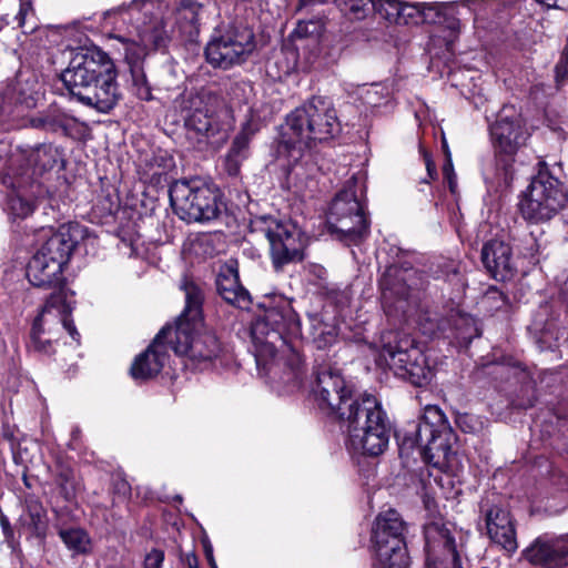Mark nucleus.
Listing matches in <instances>:
<instances>
[{
	"mask_svg": "<svg viewBox=\"0 0 568 568\" xmlns=\"http://www.w3.org/2000/svg\"><path fill=\"white\" fill-rule=\"evenodd\" d=\"M341 131L332 102L313 97L286 116V126L277 140L275 153L286 172L287 183L302 180L312 171V144L334 138Z\"/></svg>",
	"mask_w": 568,
	"mask_h": 568,
	"instance_id": "obj_1",
	"label": "nucleus"
},
{
	"mask_svg": "<svg viewBox=\"0 0 568 568\" xmlns=\"http://www.w3.org/2000/svg\"><path fill=\"white\" fill-rule=\"evenodd\" d=\"M487 535L495 544L508 551L517 548L516 531L507 509L500 506H481Z\"/></svg>",
	"mask_w": 568,
	"mask_h": 568,
	"instance_id": "obj_22",
	"label": "nucleus"
},
{
	"mask_svg": "<svg viewBox=\"0 0 568 568\" xmlns=\"http://www.w3.org/2000/svg\"><path fill=\"white\" fill-rule=\"evenodd\" d=\"M480 258L487 273L498 282L511 280L516 274L511 247L497 240L484 244Z\"/></svg>",
	"mask_w": 568,
	"mask_h": 568,
	"instance_id": "obj_20",
	"label": "nucleus"
},
{
	"mask_svg": "<svg viewBox=\"0 0 568 568\" xmlns=\"http://www.w3.org/2000/svg\"><path fill=\"white\" fill-rule=\"evenodd\" d=\"M456 434L443 410L436 405H427L424 413L412 424V429L405 432L402 449L417 448L423 460L437 468H448L453 465Z\"/></svg>",
	"mask_w": 568,
	"mask_h": 568,
	"instance_id": "obj_5",
	"label": "nucleus"
},
{
	"mask_svg": "<svg viewBox=\"0 0 568 568\" xmlns=\"http://www.w3.org/2000/svg\"><path fill=\"white\" fill-rule=\"evenodd\" d=\"M422 2H403L396 24H419L422 23Z\"/></svg>",
	"mask_w": 568,
	"mask_h": 568,
	"instance_id": "obj_46",
	"label": "nucleus"
},
{
	"mask_svg": "<svg viewBox=\"0 0 568 568\" xmlns=\"http://www.w3.org/2000/svg\"><path fill=\"white\" fill-rule=\"evenodd\" d=\"M322 34V24L318 21H300L293 30L291 38L296 40H310L317 43Z\"/></svg>",
	"mask_w": 568,
	"mask_h": 568,
	"instance_id": "obj_42",
	"label": "nucleus"
},
{
	"mask_svg": "<svg viewBox=\"0 0 568 568\" xmlns=\"http://www.w3.org/2000/svg\"><path fill=\"white\" fill-rule=\"evenodd\" d=\"M255 49L253 30L242 22H229L214 29L204 54L214 69L230 70L245 63Z\"/></svg>",
	"mask_w": 568,
	"mask_h": 568,
	"instance_id": "obj_7",
	"label": "nucleus"
},
{
	"mask_svg": "<svg viewBox=\"0 0 568 568\" xmlns=\"http://www.w3.org/2000/svg\"><path fill=\"white\" fill-rule=\"evenodd\" d=\"M260 131V122L253 116L246 119L242 123L240 131L233 138L230 149L224 155V171L230 176H239L242 164L251 155V142L255 134Z\"/></svg>",
	"mask_w": 568,
	"mask_h": 568,
	"instance_id": "obj_21",
	"label": "nucleus"
},
{
	"mask_svg": "<svg viewBox=\"0 0 568 568\" xmlns=\"http://www.w3.org/2000/svg\"><path fill=\"white\" fill-rule=\"evenodd\" d=\"M20 8L19 12L16 16V20L18 21V26L20 28L24 27L27 16L33 11L31 0H19Z\"/></svg>",
	"mask_w": 568,
	"mask_h": 568,
	"instance_id": "obj_54",
	"label": "nucleus"
},
{
	"mask_svg": "<svg viewBox=\"0 0 568 568\" xmlns=\"http://www.w3.org/2000/svg\"><path fill=\"white\" fill-rule=\"evenodd\" d=\"M6 26H8V22L3 18H1L0 19V32L4 29Z\"/></svg>",
	"mask_w": 568,
	"mask_h": 568,
	"instance_id": "obj_64",
	"label": "nucleus"
},
{
	"mask_svg": "<svg viewBox=\"0 0 568 568\" xmlns=\"http://www.w3.org/2000/svg\"><path fill=\"white\" fill-rule=\"evenodd\" d=\"M566 202L564 184L554 176L545 161H539L535 174V222L550 220Z\"/></svg>",
	"mask_w": 568,
	"mask_h": 568,
	"instance_id": "obj_14",
	"label": "nucleus"
},
{
	"mask_svg": "<svg viewBox=\"0 0 568 568\" xmlns=\"http://www.w3.org/2000/svg\"><path fill=\"white\" fill-rule=\"evenodd\" d=\"M517 206L523 219L530 222L532 220V179L526 186V190L519 195Z\"/></svg>",
	"mask_w": 568,
	"mask_h": 568,
	"instance_id": "obj_50",
	"label": "nucleus"
},
{
	"mask_svg": "<svg viewBox=\"0 0 568 568\" xmlns=\"http://www.w3.org/2000/svg\"><path fill=\"white\" fill-rule=\"evenodd\" d=\"M407 526L400 514L388 509L377 515L372 528V546L406 541Z\"/></svg>",
	"mask_w": 568,
	"mask_h": 568,
	"instance_id": "obj_26",
	"label": "nucleus"
},
{
	"mask_svg": "<svg viewBox=\"0 0 568 568\" xmlns=\"http://www.w3.org/2000/svg\"><path fill=\"white\" fill-rule=\"evenodd\" d=\"M300 334L298 315L288 304L267 308L251 327L253 353L257 365L267 364L277 353H284L287 348L292 351V369L297 372L302 365V357L293 351L291 339Z\"/></svg>",
	"mask_w": 568,
	"mask_h": 568,
	"instance_id": "obj_4",
	"label": "nucleus"
},
{
	"mask_svg": "<svg viewBox=\"0 0 568 568\" xmlns=\"http://www.w3.org/2000/svg\"><path fill=\"white\" fill-rule=\"evenodd\" d=\"M251 231L266 237L275 271L304 258V240L301 230L290 221L272 215H258L251 220Z\"/></svg>",
	"mask_w": 568,
	"mask_h": 568,
	"instance_id": "obj_8",
	"label": "nucleus"
},
{
	"mask_svg": "<svg viewBox=\"0 0 568 568\" xmlns=\"http://www.w3.org/2000/svg\"><path fill=\"white\" fill-rule=\"evenodd\" d=\"M59 537L73 554H87L90 551V537L81 528L60 529Z\"/></svg>",
	"mask_w": 568,
	"mask_h": 568,
	"instance_id": "obj_36",
	"label": "nucleus"
},
{
	"mask_svg": "<svg viewBox=\"0 0 568 568\" xmlns=\"http://www.w3.org/2000/svg\"><path fill=\"white\" fill-rule=\"evenodd\" d=\"M123 45V57L129 70L135 69V67H144V59L148 54L146 40L140 38L139 40L125 38L123 36H115Z\"/></svg>",
	"mask_w": 568,
	"mask_h": 568,
	"instance_id": "obj_34",
	"label": "nucleus"
},
{
	"mask_svg": "<svg viewBox=\"0 0 568 568\" xmlns=\"http://www.w3.org/2000/svg\"><path fill=\"white\" fill-rule=\"evenodd\" d=\"M28 528L39 538H44L48 529L47 510L36 498L27 500Z\"/></svg>",
	"mask_w": 568,
	"mask_h": 568,
	"instance_id": "obj_35",
	"label": "nucleus"
},
{
	"mask_svg": "<svg viewBox=\"0 0 568 568\" xmlns=\"http://www.w3.org/2000/svg\"><path fill=\"white\" fill-rule=\"evenodd\" d=\"M312 376L314 400L318 409L333 420L357 397L341 371L328 363L316 364Z\"/></svg>",
	"mask_w": 568,
	"mask_h": 568,
	"instance_id": "obj_12",
	"label": "nucleus"
},
{
	"mask_svg": "<svg viewBox=\"0 0 568 568\" xmlns=\"http://www.w3.org/2000/svg\"><path fill=\"white\" fill-rule=\"evenodd\" d=\"M357 179L352 176L333 199L327 214L332 234L343 241L358 243L369 232V222L356 194Z\"/></svg>",
	"mask_w": 568,
	"mask_h": 568,
	"instance_id": "obj_9",
	"label": "nucleus"
},
{
	"mask_svg": "<svg viewBox=\"0 0 568 568\" xmlns=\"http://www.w3.org/2000/svg\"><path fill=\"white\" fill-rule=\"evenodd\" d=\"M61 323L64 329L69 333V335L72 337L73 341L79 343L80 341V333L77 331V327L74 325L73 320L70 316V313L63 314L61 316Z\"/></svg>",
	"mask_w": 568,
	"mask_h": 568,
	"instance_id": "obj_53",
	"label": "nucleus"
},
{
	"mask_svg": "<svg viewBox=\"0 0 568 568\" xmlns=\"http://www.w3.org/2000/svg\"><path fill=\"white\" fill-rule=\"evenodd\" d=\"M0 523H1V526H2V529H3V532H4L6 537H11L12 536V530H11L10 523H9L8 518L4 517V516H1L0 517Z\"/></svg>",
	"mask_w": 568,
	"mask_h": 568,
	"instance_id": "obj_59",
	"label": "nucleus"
},
{
	"mask_svg": "<svg viewBox=\"0 0 568 568\" xmlns=\"http://www.w3.org/2000/svg\"><path fill=\"white\" fill-rule=\"evenodd\" d=\"M20 153L32 174L37 176L65 168L64 149L51 142L20 148Z\"/></svg>",
	"mask_w": 568,
	"mask_h": 568,
	"instance_id": "obj_19",
	"label": "nucleus"
},
{
	"mask_svg": "<svg viewBox=\"0 0 568 568\" xmlns=\"http://www.w3.org/2000/svg\"><path fill=\"white\" fill-rule=\"evenodd\" d=\"M416 278L417 271L413 267L388 266L378 282L382 300L385 303H393L395 300L406 301L416 285Z\"/></svg>",
	"mask_w": 568,
	"mask_h": 568,
	"instance_id": "obj_23",
	"label": "nucleus"
},
{
	"mask_svg": "<svg viewBox=\"0 0 568 568\" xmlns=\"http://www.w3.org/2000/svg\"><path fill=\"white\" fill-rule=\"evenodd\" d=\"M85 234L87 229L79 223L63 224L47 237L37 252L64 268Z\"/></svg>",
	"mask_w": 568,
	"mask_h": 568,
	"instance_id": "obj_18",
	"label": "nucleus"
},
{
	"mask_svg": "<svg viewBox=\"0 0 568 568\" xmlns=\"http://www.w3.org/2000/svg\"><path fill=\"white\" fill-rule=\"evenodd\" d=\"M153 45L155 49H161L165 45V41L163 38H154Z\"/></svg>",
	"mask_w": 568,
	"mask_h": 568,
	"instance_id": "obj_62",
	"label": "nucleus"
},
{
	"mask_svg": "<svg viewBox=\"0 0 568 568\" xmlns=\"http://www.w3.org/2000/svg\"><path fill=\"white\" fill-rule=\"evenodd\" d=\"M169 197L174 212L189 223L215 220L224 209L220 190L201 179L174 181Z\"/></svg>",
	"mask_w": 568,
	"mask_h": 568,
	"instance_id": "obj_6",
	"label": "nucleus"
},
{
	"mask_svg": "<svg viewBox=\"0 0 568 568\" xmlns=\"http://www.w3.org/2000/svg\"><path fill=\"white\" fill-rule=\"evenodd\" d=\"M79 121L55 103L48 105L29 119L32 129L48 133L61 134L67 138L74 136V129Z\"/></svg>",
	"mask_w": 568,
	"mask_h": 568,
	"instance_id": "obj_24",
	"label": "nucleus"
},
{
	"mask_svg": "<svg viewBox=\"0 0 568 568\" xmlns=\"http://www.w3.org/2000/svg\"><path fill=\"white\" fill-rule=\"evenodd\" d=\"M335 337L336 333L334 327L324 324L314 326L313 339L317 348H325L331 345L335 341Z\"/></svg>",
	"mask_w": 568,
	"mask_h": 568,
	"instance_id": "obj_49",
	"label": "nucleus"
},
{
	"mask_svg": "<svg viewBox=\"0 0 568 568\" xmlns=\"http://www.w3.org/2000/svg\"><path fill=\"white\" fill-rule=\"evenodd\" d=\"M384 339L381 355L396 375L418 387L430 382L432 371L426 357L410 335L389 332Z\"/></svg>",
	"mask_w": 568,
	"mask_h": 568,
	"instance_id": "obj_10",
	"label": "nucleus"
},
{
	"mask_svg": "<svg viewBox=\"0 0 568 568\" xmlns=\"http://www.w3.org/2000/svg\"><path fill=\"white\" fill-rule=\"evenodd\" d=\"M525 558L532 564V546H528L524 551Z\"/></svg>",
	"mask_w": 568,
	"mask_h": 568,
	"instance_id": "obj_61",
	"label": "nucleus"
},
{
	"mask_svg": "<svg viewBox=\"0 0 568 568\" xmlns=\"http://www.w3.org/2000/svg\"><path fill=\"white\" fill-rule=\"evenodd\" d=\"M183 110L186 113L184 125L189 139H195L199 143H206L220 133V122L214 111L205 102L203 94H190L184 101Z\"/></svg>",
	"mask_w": 568,
	"mask_h": 568,
	"instance_id": "obj_15",
	"label": "nucleus"
},
{
	"mask_svg": "<svg viewBox=\"0 0 568 568\" xmlns=\"http://www.w3.org/2000/svg\"><path fill=\"white\" fill-rule=\"evenodd\" d=\"M337 7L352 20H363L373 11L374 0H337Z\"/></svg>",
	"mask_w": 568,
	"mask_h": 568,
	"instance_id": "obj_39",
	"label": "nucleus"
},
{
	"mask_svg": "<svg viewBox=\"0 0 568 568\" xmlns=\"http://www.w3.org/2000/svg\"><path fill=\"white\" fill-rule=\"evenodd\" d=\"M217 294L230 305L248 310L252 300L248 291L241 284L237 268L225 265L215 280Z\"/></svg>",
	"mask_w": 568,
	"mask_h": 568,
	"instance_id": "obj_25",
	"label": "nucleus"
},
{
	"mask_svg": "<svg viewBox=\"0 0 568 568\" xmlns=\"http://www.w3.org/2000/svg\"><path fill=\"white\" fill-rule=\"evenodd\" d=\"M27 278L31 285L42 288L55 287L63 283V268L54 261L36 252L27 265Z\"/></svg>",
	"mask_w": 568,
	"mask_h": 568,
	"instance_id": "obj_27",
	"label": "nucleus"
},
{
	"mask_svg": "<svg viewBox=\"0 0 568 568\" xmlns=\"http://www.w3.org/2000/svg\"><path fill=\"white\" fill-rule=\"evenodd\" d=\"M179 88L176 72L170 65H163L159 71V79L155 83V90L173 91Z\"/></svg>",
	"mask_w": 568,
	"mask_h": 568,
	"instance_id": "obj_47",
	"label": "nucleus"
},
{
	"mask_svg": "<svg viewBox=\"0 0 568 568\" xmlns=\"http://www.w3.org/2000/svg\"><path fill=\"white\" fill-rule=\"evenodd\" d=\"M116 78L113 61L98 49L75 53L60 74L70 98L102 113L110 112L121 99Z\"/></svg>",
	"mask_w": 568,
	"mask_h": 568,
	"instance_id": "obj_2",
	"label": "nucleus"
},
{
	"mask_svg": "<svg viewBox=\"0 0 568 568\" xmlns=\"http://www.w3.org/2000/svg\"><path fill=\"white\" fill-rule=\"evenodd\" d=\"M202 325L172 327L170 348L203 367L224 365L227 361L225 347L213 332H201Z\"/></svg>",
	"mask_w": 568,
	"mask_h": 568,
	"instance_id": "obj_11",
	"label": "nucleus"
},
{
	"mask_svg": "<svg viewBox=\"0 0 568 568\" xmlns=\"http://www.w3.org/2000/svg\"><path fill=\"white\" fill-rule=\"evenodd\" d=\"M373 549L374 568H408L410 565L406 541L375 545Z\"/></svg>",
	"mask_w": 568,
	"mask_h": 568,
	"instance_id": "obj_31",
	"label": "nucleus"
},
{
	"mask_svg": "<svg viewBox=\"0 0 568 568\" xmlns=\"http://www.w3.org/2000/svg\"><path fill=\"white\" fill-rule=\"evenodd\" d=\"M561 568L568 565V536L545 541L535 539V565Z\"/></svg>",
	"mask_w": 568,
	"mask_h": 568,
	"instance_id": "obj_29",
	"label": "nucleus"
},
{
	"mask_svg": "<svg viewBox=\"0 0 568 568\" xmlns=\"http://www.w3.org/2000/svg\"><path fill=\"white\" fill-rule=\"evenodd\" d=\"M131 74V88L136 95L142 101H152L154 97L152 91L155 90V85L153 87L144 71V67H135V69L129 70Z\"/></svg>",
	"mask_w": 568,
	"mask_h": 568,
	"instance_id": "obj_37",
	"label": "nucleus"
},
{
	"mask_svg": "<svg viewBox=\"0 0 568 568\" xmlns=\"http://www.w3.org/2000/svg\"><path fill=\"white\" fill-rule=\"evenodd\" d=\"M171 337L172 326L168 324L156 334L148 348L135 357L130 368L135 381H148L161 373L169 358Z\"/></svg>",
	"mask_w": 568,
	"mask_h": 568,
	"instance_id": "obj_16",
	"label": "nucleus"
},
{
	"mask_svg": "<svg viewBox=\"0 0 568 568\" xmlns=\"http://www.w3.org/2000/svg\"><path fill=\"white\" fill-rule=\"evenodd\" d=\"M425 164L427 170V175L429 180H434L437 176L436 165L430 159V156L425 155Z\"/></svg>",
	"mask_w": 568,
	"mask_h": 568,
	"instance_id": "obj_56",
	"label": "nucleus"
},
{
	"mask_svg": "<svg viewBox=\"0 0 568 568\" xmlns=\"http://www.w3.org/2000/svg\"><path fill=\"white\" fill-rule=\"evenodd\" d=\"M55 484L60 489V494L65 500H71L75 496L74 473L68 465L59 464L55 475Z\"/></svg>",
	"mask_w": 568,
	"mask_h": 568,
	"instance_id": "obj_40",
	"label": "nucleus"
},
{
	"mask_svg": "<svg viewBox=\"0 0 568 568\" xmlns=\"http://www.w3.org/2000/svg\"><path fill=\"white\" fill-rule=\"evenodd\" d=\"M253 88L250 82L230 81L225 85V97L232 106H242L247 104L252 95Z\"/></svg>",
	"mask_w": 568,
	"mask_h": 568,
	"instance_id": "obj_38",
	"label": "nucleus"
},
{
	"mask_svg": "<svg viewBox=\"0 0 568 568\" xmlns=\"http://www.w3.org/2000/svg\"><path fill=\"white\" fill-rule=\"evenodd\" d=\"M203 6L194 0H181L176 11L175 21L182 32L192 36L199 32L200 12Z\"/></svg>",
	"mask_w": 568,
	"mask_h": 568,
	"instance_id": "obj_32",
	"label": "nucleus"
},
{
	"mask_svg": "<svg viewBox=\"0 0 568 568\" xmlns=\"http://www.w3.org/2000/svg\"><path fill=\"white\" fill-rule=\"evenodd\" d=\"M17 202L19 203V205L21 207V213H18L19 215L27 216L28 214H30L32 212V206L30 203L24 202L21 199H19Z\"/></svg>",
	"mask_w": 568,
	"mask_h": 568,
	"instance_id": "obj_58",
	"label": "nucleus"
},
{
	"mask_svg": "<svg viewBox=\"0 0 568 568\" xmlns=\"http://www.w3.org/2000/svg\"><path fill=\"white\" fill-rule=\"evenodd\" d=\"M424 568H463L462 548L442 518L424 524Z\"/></svg>",
	"mask_w": 568,
	"mask_h": 568,
	"instance_id": "obj_13",
	"label": "nucleus"
},
{
	"mask_svg": "<svg viewBox=\"0 0 568 568\" xmlns=\"http://www.w3.org/2000/svg\"><path fill=\"white\" fill-rule=\"evenodd\" d=\"M164 560V552L160 549H152L144 559V568H161Z\"/></svg>",
	"mask_w": 568,
	"mask_h": 568,
	"instance_id": "obj_52",
	"label": "nucleus"
},
{
	"mask_svg": "<svg viewBox=\"0 0 568 568\" xmlns=\"http://www.w3.org/2000/svg\"><path fill=\"white\" fill-rule=\"evenodd\" d=\"M422 23L439 24L450 31L459 30L457 10L450 2H422Z\"/></svg>",
	"mask_w": 568,
	"mask_h": 568,
	"instance_id": "obj_30",
	"label": "nucleus"
},
{
	"mask_svg": "<svg viewBox=\"0 0 568 568\" xmlns=\"http://www.w3.org/2000/svg\"><path fill=\"white\" fill-rule=\"evenodd\" d=\"M187 566L189 568H199L197 558L194 555L187 557Z\"/></svg>",
	"mask_w": 568,
	"mask_h": 568,
	"instance_id": "obj_60",
	"label": "nucleus"
},
{
	"mask_svg": "<svg viewBox=\"0 0 568 568\" xmlns=\"http://www.w3.org/2000/svg\"><path fill=\"white\" fill-rule=\"evenodd\" d=\"M542 9H559L558 0H535Z\"/></svg>",
	"mask_w": 568,
	"mask_h": 568,
	"instance_id": "obj_57",
	"label": "nucleus"
},
{
	"mask_svg": "<svg viewBox=\"0 0 568 568\" xmlns=\"http://www.w3.org/2000/svg\"><path fill=\"white\" fill-rule=\"evenodd\" d=\"M42 316H37L31 325L27 349L40 356H51L54 352L53 341L45 338Z\"/></svg>",
	"mask_w": 568,
	"mask_h": 568,
	"instance_id": "obj_33",
	"label": "nucleus"
},
{
	"mask_svg": "<svg viewBox=\"0 0 568 568\" xmlns=\"http://www.w3.org/2000/svg\"><path fill=\"white\" fill-rule=\"evenodd\" d=\"M481 304L489 311L500 310L507 304V296L496 286H489L485 292Z\"/></svg>",
	"mask_w": 568,
	"mask_h": 568,
	"instance_id": "obj_48",
	"label": "nucleus"
},
{
	"mask_svg": "<svg viewBox=\"0 0 568 568\" xmlns=\"http://www.w3.org/2000/svg\"><path fill=\"white\" fill-rule=\"evenodd\" d=\"M334 420L346 435V446L354 453L378 456L388 446L392 425L377 398L358 395Z\"/></svg>",
	"mask_w": 568,
	"mask_h": 568,
	"instance_id": "obj_3",
	"label": "nucleus"
},
{
	"mask_svg": "<svg viewBox=\"0 0 568 568\" xmlns=\"http://www.w3.org/2000/svg\"><path fill=\"white\" fill-rule=\"evenodd\" d=\"M398 0H374L373 11L377 12L383 19L390 23L398 21V14L402 7Z\"/></svg>",
	"mask_w": 568,
	"mask_h": 568,
	"instance_id": "obj_45",
	"label": "nucleus"
},
{
	"mask_svg": "<svg viewBox=\"0 0 568 568\" xmlns=\"http://www.w3.org/2000/svg\"><path fill=\"white\" fill-rule=\"evenodd\" d=\"M493 145L496 153L507 156L514 155L526 145L529 132L520 114L499 115L489 128Z\"/></svg>",
	"mask_w": 568,
	"mask_h": 568,
	"instance_id": "obj_17",
	"label": "nucleus"
},
{
	"mask_svg": "<svg viewBox=\"0 0 568 568\" xmlns=\"http://www.w3.org/2000/svg\"><path fill=\"white\" fill-rule=\"evenodd\" d=\"M453 169L452 166V162L448 161V163L444 166L443 171H444V174L448 175L449 171Z\"/></svg>",
	"mask_w": 568,
	"mask_h": 568,
	"instance_id": "obj_63",
	"label": "nucleus"
},
{
	"mask_svg": "<svg viewBox=\"0 0 568 568\" xmlns=\"http://www.w3.org/2000/svg\"><path fill=\"white\" fill-rule=\"evenodd\" d=\"M483 368L487 371V374L497 375L501 378H507L511 372L523 371L521 364L509 356H503L495 362L485 364Z\"/></svg>",
	"mask_w": 568,
	"mask_h": 568,
	"instance_id": "obj_43",
	"label": "nucleus"
},
{
	"mask_svg": "<svg viewBox=\"0 0 568 568\" xmlns=\"http://www.w3.org/2000/svg\"><path fill=\"white\" fill-rule=\"evenodd\" d=\"M468 419H470V416L465 414V415H460L458 416L457 418V424L458 426L462 428L463 432L465 433H470L474 430V427L468 425Z\"/></svg>",
	"mask_w": 568,
	"mask_h": 568,
	"instance_id": "obj_55",
	"label": "nucleus"
},
{
	"mask_svg": "<svg viewBox=\"0 0 568 568\" xmlns=\"http://www.w3.org/2000/svg\"><path fill=\"white\" fill-rule=\"evenodd\" d=\"M429 273L435 280L448 281L452 276L459 274V263L455 260L442 257L432 263Z\"/></svg>",
	"mask_w": 568,
	"mask_h": 568,
	"instance_id": "obj_44",
	"label": "nucleus"
},
{
	"mask_svg": "<svg viewBox=\"0 0 568 568\" xmlns=\"http://www.w3.org/2000/svg\"><path fill=\"white\" fill-rule=\"evenodd\" d=\"M181 290L185 293V307L172 327L202 325L204 295L199 285L184 278Z\"/></svg>",
	"mask_w": 568,
	"mask_h": 568,
	"instance_id": "obj_28",
	"label": "nucleus"
},
{
	"mask_svg": "<svg viewBox=\"0 0 568 568\" xmlns=\"http://www.w3.org/2000/svg\"><path fill=\"white\" fill-rule=\"evenodd\" d=\"M163 156H153L146 165L149 166L151 181L160 182L162 176L166 175L168 162Z\"/></svg>",
	"mask_w": 568,
	"mask_h": 568,
	"instance_id": "obj_51",
	"label": "nucleus"
},
{
	"mask_svg": "<svg viewBox=\"0 0 568 568\" xmlns=\"http://www.w3.org/2000/svg\"><path fill=\"white\" fill-rule=\"evenodd\" d=\"M57 291L52 292L45 300V303L41 307L39 314L37 316H42V321H44V316L49 314L53 308L59 310L61 316L67 313H71V308L65 303L67 294L64 287L57 285Z\"/></svg>",
	"mask_w": 568,
	"mask_h": 568,
	"instance_id": "obj_41",
	"label": "nucleus"
}]
</instances>
